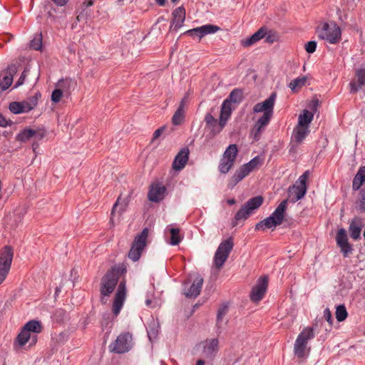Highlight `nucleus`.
<instances>
[{
	"instance_id": "58836bf2",
	"label": "nucleus",
	"mask_w": 365,
	"mask_h": 365,
	"mask_svg": "<svg viewBox=\"0 0 365 365\" xmlns=\"http://www.w3.org/2000/svg\"><path fill=\"white\" fill-rule=\"evenodd\" d=\"M307 78L305 77L297 78L292 80L289 83V88L292 90V91L295 92L298 89L301 88L306 83Z\"/></svg>"
},
{
	"instance_id": "7ed1b4c3",
	"label": "nucleus",
	"mask_w": 365,
	"mask_h": 365,
	"mask_svg": "<svg viewBox=\"0 0 365 365\" xmlns=\"http://www.w3.org/2000/svg\"><path fill=\"white\" fill-rule=\"evenodd\" d=\"M232 112V108H230L228 101H224L220 109V119L217 120L210 113H207L205 115L204 120L207 128L210 130L212 135L219 134L226 125Z\"/></svg>"
},
{
	"instance_id": "c85d7f7f",
	"label": "nucleus",
	"mask_w": 365,
	"mask_h": 365,
	"mask_svg": "<svg viewBox=\"0 0 365 365\" xmlns=\"http://www.w3.org/2000/svg\"><path fill=\"white\" fill-rule=\"evenodd\" d=\"M267 34V29L264 27H261L257 31H256L254 34H252L250 37L243 39L241 41V44L244 47H249L262 38H263Z\"/></svg>"
},
{
	"instance_id": "ddd939ff",
	"label": "nucleus",
	"mask_w": 365,
	"mask_h": 365,
	"mask_svg": "<svg viewBox=\"0 0 365 365\" xmlns=\"http://www.w3.org/2000/svg\"><path fill=\"white\" fill-rule=\"evenodd\" d=\"M38 102L36 96H32L22 102H12L9 104V110L14 114L27 113L34 109Z\"/></svg>"
},
{
	"instance_id": "a211bd4d",
	"label": "nucleus",
	"mask_w": 365,
	"mask_h": 365,
	"mask_svg": "<svg viewBox=\"0 0 365 365\" xmlns=\"http://www.w3.org/2000/svg\"><path fill=\"white\" fill-rule=\"evenodd\" d=\"M220 30L218 26L213 24H205L199 27H196L185 32V34L190 35L191 36H197L199 38H202L206 35L212 34Z\"/></svg>"
},
{
	"instance_id": "393cba45",
	"label": "nucleus",
	"mask_w": 365,
	"mask_h": 365,
	"mask_svg": "<svg viewBox=\"0 0 365 365\" xmlns=\"http://www.w3.org/2000/svg\"><path fill=\"white\" fill-rule=\"evenodd\" d=\"M364 227L362 220L359 217L352 219L349 223V232L350 237L354 240H358L361 238V232Z\"/></svg>"
},
{
	"instance_id": "f704fd0d",
	"label": "nucleus",
	"mask_w": 365,
	"mask_h": 365,
	"mask_svg": "<svg viewBox=\"0 0 365 365\" xmlns=\"http://www.w3.org/2000/svg\"><path fill=\"white\" fill-rule=\"evenodd\" d=\"M159 324L153 319H151L147 325V333L150 341H153L157 338L159 332Z\"/></svg>"
},
{
	"instance_id": "4be33fe9",
	"label": "nucleus",
	"mask_w": 365,
	"mask_h": 365,
	"mask_svg": "<svg viewBox=\"0 0 365 365\" xmlns=\"http://www.w3.org/2000/svg\"><path fill=\"white\" fill-rule=\"evenodd\" d=\"M190 151L187 148H182L176 155L173 163V168L175 170L180 171L186 165L189 159Z\"/></svg>"
},
{
	"instance_id": "0e129e2a",
	"label": "nucleus",
	"mask_w": 365,
	"mask_h": 365,
	"mask_svg": "<svg viewBox=\"0 0 365 365\" xmlns=\"http://www.w3.org/2000/svg\"><path fill=\"white\" fill-rule=\"evenodd\" d=\"M1 197H2V195H1V193H0V200L1 199Z\"/></svg>"
},
{
	"instance_id": "f3484780",
	"label": "nucleus",
	"mask_w": 365,
	"mask_h": 365,
	"mask_svg": "<svg viewBox=\"0 0 365 365\" xmlns=\"http://www.w3.org/2000/svg\"><path fill=\"white\" fill-rule=\"evenodd\" d=\"M219 341L217 339H209L200 344L202 355L204 358L212 359L218 351Z\"/></svg>"
},
{
	"instance_id": "69168bd1",
	"label": "nucleus",
	"mask_w": 365,
	"mask_h": 365,
	"mask_svg": "<svg viewBox=\"0 0 365 365\" xmlns=\"http://www.w3.org/2000/svg\"><path fill=\"white\" fill-rule=\"evenodd\" d=\"M173 1H175L176 0H172Z\"/></svg>"
},
{
	"instance_id": "c03bdc74",
	"label": "nucleus",
	"mask_w": 365,
	"mask_h": 365,
	"mask_svg": "<svg viewBox=\"0 0 365 365\" xmlns=\"http://www.w3.org/2000/svg\"><path fill=\"white\" fill-rule=\"evenodd\" d=\"M125 207H126V204L125 202H120V198H118L117 200V201L115 202V203L113 205V209H112V211H111L110 220H113L115 213L118 210V209H119L118 211L120 212H123L125 210Z\"/></svg>"
},
{
	"instance_id": "e2e57ef3",
	"label": "nucleus",
	"mask_w": 365,
	"mask_h": 365,
	"mask_svg": "<svg viewBox=\"0 0 365 365\" xmlns=\"http://www.w3.org/2000/svg\"><path fill=\"white\" fill-rule=\"evenodd\" d=\"M56 292H59V289L57 288Z\"/></svg>"
},
{
	"instance_id": "f8f14e48",
	"label": "nucleus",
	"mask_w": 365,
	"mask_h": 365,
	"mask_svg": "<svg viewBox=\"0 0 365 365\" xmlns=\"http://www.w3.org/2000/svg\"><path fill=\"white\" fill-rule=\"evenodd\" d=\"M132 347V336L128 334H120L114 342L110 344V351L117 354H123L128 351Z\"/></svg>"
},
{
	"instance_id": "a18cd8bd",
	"label": "nucleus",
	"mask_w": 365,
	"mask_h": 365,
	"mask_svg": "<svg viewBox=\"0 0 365 365\" xmlns=\"http://www.w3.org/2000/svg\"><path fill=\"white\" fill-rule=\"evenodd\" d=\"M358 206L361 212H365V186L359 191Z\"/></svg>"
},
{
	"instance_id": "9d476101",
	"label": "nucleus",
	"mask_w": 365,
	"mask_h": 365,
	"mask_svg": "<svg viewBox=\"0 0 365 365\" xmlns=\"http://www.w3.org/2000/svg\"><path fill=\"white\" fill-rule=\"evenodd\" d=\"M13 256V249L10 246L4 247L0 251V284L9 272Z\"/></svg>"
},
{
	"instance_id": "4468645a",
	"label": "nucleus",
	"mask_w": 365,
	"mask_h": 365,
	"mask_svg": "<svg viewBox=\"0 0 365 365\" xmlns=\"http://www.w3.org/2000/svg\"><path fill=\"white\" fill-rule=\"evenodd\" d=\"M268 285V279L267 276L259 277L255 286L253 287L250 293V299L254 302H258L264 296Z\"/></svg>"
},
{
	"instance_id": "e433bc0d",
	"label": "nucleus",
	"mask_w": 365,
	"mask_h": 365,
	"mask_svg": "<svg viewBox=\"0 0 365 365\" xmlns=\"http://www.w3.org/2000/svg\"><path fill=\"white\" fill-rule=\"evenodd\" d=\"M34 129L25 128L20 131L16 136L17 141L25 143L33 138Z\"/></svg>"
},
{
	"instance_id": "4c0bfd02",
	"label": "nucleus",
	"mask_w": 365,
	"mask_h": 365,
	"mask_svg": "<svg viewBox=\"0 0 365 365\" xmlns=\"http://www.w3.org/2000/svg\"><path fill=\"white\" fill-rule=\"evenodd\" d=\"M167 230L170 231L171 235L170 244L172 245H178L182 240V237H180L179 233V229L175 227H170V226H168L167 227Z\"/></svg>"
},
{
	"instance_id": "603ef678",
	"label": "nucleus",
	"mask_w": 365,
	"mask_h": 365,
	"mask_svg": "<svg viewBox=\"0 0 365 365\" xmlns=\"http://www.w3.org/2000/svg\"><path fill=\"white\" fill-rule=\"evenodd\" d=\"M163 131V128H160L157 129L153 133V139L158 138Z\"/></svg>"
},
{
	"instance_id": "09e8293b",
	"label": "nucleus",
	"mask_w": 365,
	"mask_h": 365,
	"mask_svg": "<svg viewBox=\"0 0 365 365\" xmlns=\"http://www.w3.org/2000/svg\"><path fill=\"white\" fill-rule=\"evenodd\" d=\"M317 48V42L315 41H308L305 45V50L309 53H313Z\"/></svg>"
},
{
	"instance_id": "8fccbe9b",
	"label": "nucleus",
	"mask_w": 365,
	"mask_h": 365,
	"mask_svg": "<svg viewBox=\"0 0 365 365\" xmlns=\"http://www.w3.org/2000/svg\"><path fill=\"white\" fill-rule=\"evenodd\" d=\"M29 72V68L28 67L25 68L23 73L20 76L19 80L16 83L15 86H14L15 88H17V87L21 86L24 83L25 78Z\"/></svg>"
},
{
	"instance_id": "f257e3e1",
	"label": "nucleus",
	"mask_w": 365,
	"mask_h": 365,
	"mask_svg": "<svg viewBox=\"0 0 365 365\" xmlns=\"http://www.w3.org/2000/svg\"><path fill=\"white\" fill-rule=\"evenodd\" d=\"M306 192L307 187H300L296 185L289 187L288 189V199L282 201L270 216L256 224L255 230H274L277 226L281 225L284 217L288 200L296 202L304 197Z\"/></svg>"
},
{
	"instance_id": "680f3d73",
	"label": "nucleus",
	"mask_w": 365,
	"mask_h": 365,
	"mask_svg": "<svg viewBox=\"0 0 365 365\" xmlns=\"http://www.w3.org/2000/svg\"><path fill=\"white\" fill-rule=\"evenodd\" d=\"M35 149H36V148H35V145H34H34H33V150H34V151H35Z\"/></svg>"
},
{
	"instance_id": "412c9836",
	"label": "nucleus",
	"mask_w": 365,
	"mask_h": 365,
	"mask_svg": "<svg viewBox=\"0 0 365 365\" xmlns=\"http://www.w3.org/2000/svg\"><path fill=\"white\" fill-rule=\"evenodd\" d=\"M310 130L308 128L303 127L302 125L300 126L299 125L297 124L294 127L292 134V140H291V145H292V149H293V147L294 146V143L296 144L295 146H297L298 144H300L305 138L309 134Z\"/></svg>"
},
{
	"instance_id": "aec40b11",
	"label": "nucleus",
	"mask_w": 365,
	"mask_h": 365,
	"mask_svg": "<svg viewBox=\"0 0 365 365\" xmlns=\"http://www.w3.org/2000/svg\"><path fill=\"white\" fill-rule=\"evenodd\" d=\"M73 83V81L70 78L58 81L56 85L57 88L51 93V101L56 103H58L62 98L63 92H66Z\"/></svg>"
},
{
	"instance_id": "c9c22d12",
	"label": "nucleus",
	"mask_w": 365,
	"mask_h": 365,
	"mask_svg": "<svg viewBox=\"0 0 365 365\" xmlns=\"http://www.w3.org/2000/svg\"><path fill=\"white\" fill-rule=\"evenodd\" d=\"M26 331L31 333L34 332V334L40 333L42 331V326L40 322L36 320H31L28 322L23 327Z\"/></svg>"
},
{
	"instance_id": "b1692460",
	"label": "nucleus",
	"mask_w": 365,
	"mask_h": 365,
	"mask_svg": "<svg viewBox=\"0 0 365 365\" xmlns=\"http://www.w3.org/2000/svg\"><path fill=\"white\" fill-rule=\"evenodd\" d=\"M166 187L160 184L152 185L148 192V198L150 201L158 202L162 200L165 195Z\"/></svg>"
},
{
	"instance_id": "5fc2aeb1",
	"label": "nucleus",
	"mask_w": 365,
	"mask_h": 365,
	"mask_svg": "<svg viewBox=\"0 0 365 365\" xmlns=\"http://www.w3.org/2000/svg\"><path fill=\"white\" fill-rule=\"evenodd\" d=\"M56 5L58 6H63L65 5L68 0H52Z\"/></svg>"
},
{
	"instance_id": "6e6552de",
	"label": "nucleus",
	"mask_w": 365,
	"mask_h": 365,
	"mask_svg": "<svg viewBox=\"0 0 365 365\" xmlns=\"http://www.w3.org/2000/svg\"><path fill=\"white\" fill-rule=\"evenodd\" d=\"M264 199L258 195L250 199L236 213L235 220L236 221L247 219L263 203Z\"/></svg>"
},
{
	"instance_id": "de8ad7c7",
	"label": "nucleus",
	"mask_w": 365,
	"mask_h": 365,
	"mask_svg": "<svg viewBox=\"0 0 365 365\" xmlns=\"http://www.w3.org/2000/svg\"><path fill=\"white\" fill-rule=\"evenodd\" d=\"M46 135V131L43 128L34 129L33 138L36 140H41Z\"/></svg>"
},
{
	"instance_id": "c756f323",
	"label": "nucleus",
	"mask_w": 365,
	"mask_h": 365,
	"mask_svg": "<svg viewBox=\"0 0 365 365\" xmlns=\"http://www.w3.org/2000/svg\"><path fill=\"white\" fill-rule=\"evenodd\" d=\"M187 103V100L186 98H183L182 101H180V103L177 109V110L175 112L173 118L172 122L174 125H180L185 118V108Z\"/></svg>"
},
{
	"instance_id": "4d7b16f0",
	"label": "nucleus",
	"mask_w": 365,
	"mask_h": 365,
	"mask_svg": "<svg viewBox=\"0 0 365 365\" xmlns=\"http://www.w3.org/2000/svg\"><path fill=\"white\" fill-rule=\"evenodd\" d=\"M236 201L234 198H232V199H229L227 200V203L230 205H232L234 204H235Z\"/></svg>"
},
{
	"instance_id": "052dcab7",
	"label": "nucleus",
	"mask_w": 365,
	"mask_h": 365,
	"mask_svg": "<svg viewBox=\"0 0 365 365\" xmlns=\"http://www.w3.org/2000/svg\"><path fill=\"white\" fill-rule=\"evenodd\" d=\"M93 4V1H90L88 4V6H91Z\"/></svg>"
},
{
	"instance_id": "473e14b6",
	"label": "nucleus",
	"mask_w": 365,
	"mask_h": 365,
	"mask_svg": "<svg viewBox=\"0 0 365 365\" xmlns=\"http://www.w3.org/2000/svg\"><path fill=\"white\" fill-rule=\"evenodd\" d=\"M314 119V113L308 110H303L298 116L297 123L300 126L309 128V125Z\"/></svg>"
},
{
	"instance_id": "37998d69",
	"label": "nucleus",
	"mask_w": 365,
	"mask_h": 365,
	"mask_svg": "<svg viewBox=\"0 0 365 365\" xmlns=\"http://www.w3.org/2000/svg\"><path fill=\"white\" fill-rule=\"evenodd\" d=\"M262 162L259 157L256 156L254 158H252L250 162L244 164L245 166L248 169V170L251 173L252 170H254L255 168H257L258 166L262 165Z\"/></svg>"
},
{
	"instance_id": "cd10ccee",
	"label": "nucleus",
	"mask_w": 365,
	"mask_h": 365,
	"mask_svg": "<svg viewBox=\"0 0 365 365\" xmlns=\"http://www.w3.org/2000/svg\"><path fill=\"white\" fill-rule=\"evenodd\" d=\"M250 173V172L245 166V165H242L238 170H236L235 174L230 179L228 187L230 188H233L239 182L243 180Z\"/></svg>"
},
{
	"instance_id": "3c124183",
	"label": "nucleus",
	"mask_w": 365,
	"mask_h": 365,
	"mask_svg": "<svg viewBox=\"0 0 365 365\" xmlns=\"http://www.w3.org/2000/svg\"><path fill=\"white\" fill-rule=\"evenodd\" d=\"M324 318L330 324H332L333 319L331 312L329 308H326L324 310Z\"/></svg>"
},
{
	"instance_id": "49530a36",
	"label": "nucleus",
	"mask_w": 365,
	"mask_h": 365,
	"mask_svg": "<svg viewBox=\"0 0 365 365\" xmlns=\"http://www.w3.org/2000/svg\"><path fill=\"white\" fill-rule=\"evenodd\" d=\"M309 176V171L304 172L297 180L294 185H299L300 187H307L306 182Z\"/></svg>"
},
{
	"instance_id": "ea45409f",
	"label": "nucleus",
	"mask_w": 365,
	"mask_h": 365,
	"mask_svg": "<svg viewBox=\"0 0 365 365\" xmlns=\"http://www.w3.org/2000/svg\"><path fill=\"white\" fill-rule=\"evenodd\" d=\"M336 318L338 322H343L344 321L347 317V311L344 304H341L336 307Z\"/></svg>"
},
{
	"instance_id": "6ab92c4d",
	"label": "nucleus",
	"mask_w": 365,
	"mask_h": 365,
	"mask_svg": "<svg viewBox=\"0 0 365 365\" xmlns=\"http://www.w3.org/2000/svg\"><path fill=\"white\" fill-rule=\"evenodd\" d=\"M126 297V288L125 282H120L117 292L115 295V299L113 304V314L117 316L120 309H122Z\"/></svg>"
},
{
	"instance_id": "dca6fc26",
	"label": "nucleus",
	"mask_w": 365,
	"mask_h": 365,
	"mask_svg": "<svg viewBox=\"0 0 365 365\" xmlns=\"http://www.w3.org/2000/svg\"><path fill=\"white\" fill-rule=\"evenodd\" d=\"M37 342V335L26 331L24 328L21 329L20 333L17 335L14 343L16 349L22 348L26 343L29 344V346H32Z\"/></svg>"
},
{
	"instance_id": "9b49d317",
	"label": "nucleus",
	"mask_w": 365,
	"mask_h": 365,
	"mask_svg": "<svg viewBox=\"0 0 365 365\" xmlns=\"http://www.w3.org/2000/svg\"><path fill=\"white\" fill-rule=\"evenodd\" d=\"M119 274L115 269L109 270L101 280V293L103 296H108L114 290L118 281Z\"/></svg>"
},
{
	"instance_id": "72a5a7b5",
	"label": "nucleus",
	"mask_w": 365,
	"mask_h": 365,
	"mask_svg": "<svg viewBox=\"0 0 365 365\" xmlns=\"http://www.w3.org/2000/svg\"><path fill=\"white\" fill-rule=\"evenodd\" d=\"M229 309V306L227 304H222L217 310V324L216 326L217 327V331L219 333H221V329L224 325V318L227 315Z\"/></svg>"
},
{
	"instance_id": "f03ea898",
	"label": "nucleus",
	"mask_w": 365,
	"mask_h": 365,
	"mask_svg": "<svg viewBox=\"0 0 365 365\" xmlns=\"http://www.w3.org/2000/svg\"><path fill=\"white\" fill-rule=\"evenodd\" d=\"M276 98V93H272L264 101L257 103L254 106L253 113H262V116L256 120L251 130V136L254 140L258 141L259 140L262 132L264 131L266 127L269 125L274 113Z\"/></svg>"
},
{
	"instance_id": "13d9d810",
	"label": "nucleus",
	"mask_w": 365,
	"mask_h": 365,
	"mask_svg": "<svg viewBox=\"0 0 365 365\" xmlns=\"http://www.w3.org/2000/svg\"><path fill=\"white\" fill-rule=\"evenodd\" d=\"M204 364H205V361L202 359H199L196 363V365H204Z\"/></svg>"
},
{
	"instance_id": "20e7f679",
	"label": "nucleus",
	"mask_w": 365,
	"mask_h": 365,
	"mask_svg": "<svg viewBox=\"0 0 365 365\" xmlns=\"http://www.w3.org/2000/svg\"><path fill=\"white\" fill-rule=\"evenodd\" d=\"M315 336L312 327H306L297 336L294 344V354L299 359H304L309 356L310 348L308 341Z\"/></svg>"
},
{
	"instance_id": "bf43d9fd",
	"label": "nucleus",
	"mask_w": 365,
	"mask_h": 365,
	"mask_svg": "<svg viewBox=\"0 0 365 365\" xmlns=\"http://www.w3.org/2000/svg\"><path fill=\"white\" fill-rule=\"evenodd\" d=\"M151 303H152V302L150 299H146L145 304L147 306H150Z\"/></svg>"
},
{
	"instance_id": "39448f33",
	"label": "nucleus",
	"mask_w": 365,
	"mask_h": 365,
	"mask_svg": "<svg viewBox=\"0 0 365 365\" xmlns=\"http://www.w3.org/2000/svg\"><path fill=\"white\" fill-rule=\"evenodd\" d=\"M148 233L149 230L145 227L135 237L128 252V257L132 261L136 262L140 259L143 251L147 245Z\"/></svg>"
},
{
	"instance_id": "1a4fd4ad",
	"label": "nucleus",
	"mask_w": 365,
	"mask_h": 365,
	"mask_svg": "<svg viewBox=\"0 0 365 365\" xmlns=\"http://www.w3.org/2000/svg\"><path fill=\"white\" fill-rule=\"evenodd\" d=\"M232 248L233 242L231 238L225 240L220 244L214 256V264L217 269H220L223 266Z\"/></svg>"
},
{
	"instance_id": "bb28decb",
	"label": "nucleus",
	"mask_w": 365,
	"mask_h": 365,
	"mask_svg": "<svg viewBox=\"0 0 365 365\" xmlns=\"http://www.w3.org/2000/svg\"><path fill=\"white\" fill-rule=\"evenodd\" d=\"M17 68L15 65H11L8 67L6 71L0 79V88L5 91L11 85L13 82L14 74L16 73Z\"/></svg>"
},
{
	"instance_id": "7c9ffc66",
	"label": "nucleus",
	"mask_w": 365,
	"mask_h": 365,
	"mask_svg": "<svg viewBox=\"0 0 365 365\" xmlns=\"http://www.w3.org/2000/svg\"><path fill=\"white\" fill-rule=\"evenodd\" d=\"M173 24L175 28H180L185 19V9L182 6H179L173 11Z\"/></svg>"
},
{
	"instance_id": "79ce46f5",
	"label": "nucleus",
	"mask_w": 365,
	"mask_h": 365,
	"mask_svg": "<svg viewBox=\"0 0 365 365\" xmlns=\"http://www.w3.org/2000/svg\"><path fill=\"white\" fill-rule=\"evenodd\" d=\"M30 46L34 50L39 51L42 46V36L41 34H36L30 42Z\"/></svg>"
},
{
	"instance_id": "0eeeda50",
	"label": "nucleus",
	"mask_w": 365,
	"mask_h": 365,
	"mask_svg": "<svg viewBox=\"0 0 365 365\" xmlns=\"http://www.w3.org/2000/svg\"><path fill=\"white\" fill-rule=\"evenodd\" d=\"M238 153L236 144L230 145L225 150L219 163V171L222 174H227L233 167Z\"/></svg>"
},
{
	"instance_id": "6e6d98bb",
	"label": "nucleus",
	"mask_w": 365,
	"mask_h": 365,
	"mask_svg": "<svg viewBox=\"0 0 365 365\" xmlns=\"http://www.w3.org/2000/svg\"><path fill=\"white\" fill-rule=\"evenodd\" d=\"M167 0H155L157 4L160 6H164Z\"/></svg>"
},
{
	"instance_id": "423d86ee",
	"label": "nucleus",
	"mask_w": 365,
	"mask_h": 365,
	"mask_svg": "<svg viewBox=\"0 0 365 365\" xmlns=\"http://www.w3.org/2000/svg\"><path fill=\"white\" fill-rule=\"evenodd\" d=\"M319 37L334 44L341 40V31L334 22L324 23L318 31Z\"/></svg>"
},
{
	"instance_id": "a19ab883",
	"label": "nucleus",
	"mask_w": 365,
	"mask_h": 365,
	"mask_svg": "<svg viewBox=\"0 0 365 365\" xmlns=\"http://www.w3.org/2000/svg\"><path fill=\"white\" fill-rule=\"evenodd\" d=\"M242 97V92L239 89H235L233 90L227 99L225 101H228L230 103V108H232V102L237 103L240 102Z\"/></svg>"
},
{
	"instance_id": "2f4dec72",
	"label": "nucleus",
	"mask_w": 365,
	"mask_h": 365,
	"mask_svg": "<svg viewBox=\"0 0 365 365\" xmlns=\"http://www.w3.org/2000/svg\"><path fill=\"white\" fill-rule=\"evenodd\" d=\"M365 182V165L360 167L352 181V189L359 190Z\"/></svg>"
},
{
	"instance_id": "a878e982",
	"label": "nucleus",
	"mask_w": 365,
	"mask_h": 365,
	"mask_svg": "<svg viewBox=\"0 0 365 365\" xmlns=\"http://www.w3.org/2000/svg\"><path fill=\"white\" fill-rule=\"evenodd\" d=\"M365 85V68L358 69L356 71V78L350 83L351 92L356 93Z\"/></svg>"
},
{
	"instance_id": "5701e85b",
	"label": "nucleus",
	"mask_w": 365,
	"mask_h": 365,
	"mask_svg": "<svg viewBox=\"0 0 365 365\" xmlns=\"http://www.w3.org/2000/svg\"><path fill=\"white\" fill-rule=\"evenodd\" d=\"M202 284L203 279L199 274H197L187 290H186L185 289L188 284L186 283L185 284L184 294L187 297H197L200 293Z\"/></svg>"
},
{
	"instance_id": "2eb2a0df",
	"label": "nucleus",
	"mask_w": 365,
	"mask_h": 365,
	"mask_svg": "<svg viewBox=\"0 0 365 365\" xmlns=\"http://www.w3.org/2000/svg\"><path fill=\"white\" fill-rule=\"evenodd\" d=\"M336 242L344 257H347L351 253L353 250L352 245L348 241L346 231L344 228L338 230L336 236Z\"/></svg>"
},
{
	"instance_id": "864d4df0",
	"label": "nucleus",
	"mask_w": 365,
	"mask_h": 365,
	"mask_svg": "<svg viewBox=\"0 0 365 365\" xmlns=\"http://www.w3.org/2000/svg\"><path fill=\"white\" fill-rule=\"evenodd\" d=\"M8 125L7 120L0 113V126L6 127Z\"/></svg>"
}]
</instances>
